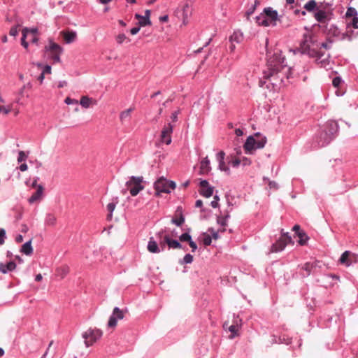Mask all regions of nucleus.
<instances>
[{"mask_svg": "<svg viewBox=\"0 0 358 358\" xmlns=\"http://www.w3.org/2000/svg\"><path fill=\"white\" fill-rule=\"evenodd\" d=\"M258 26L267 27L270 25L276 26V22L280 21L278 13L272 7H266L263 11L255 17Z\"/></svg>", "mask_w": 358, "mask_h": 358, "instance_id": "obj_3", "label": "nucleus"}, {"mask_svg": "<svg viewBox=\"0 0 358 358\" xmlns=\"http://www.w3.org/2000/svg\"><path fill=\"white\" fill-rule=\"evenodd\" d=\"M234 320L232 324H238V327H241L242 325V320L239 317V315L234 314Z\"/></svg>", "mask_w": 358, "mask_h": 358, "instance_id": "obj_59", "label": "nucleus"}, {"mask_svg": "<svg viewBox=\"0 0 358 358\" xmlns=\"http://www.w3.org/2000/svg\"><path fill=\"white\" fill-rule=\"evenodd\" d=\"M51 70H52L51 66H50L49 64H45L43 66V71L41 73H43L44 75L45 74H50Z\"/></svg>", "mask_w": 358, "mask_h": 358, "instance_id": "obj_63", "label": "nucleus"}, {"mask_svg": "<svg viewBox=\"0 0 358 358\" xmlns=\"http://www.w3.org/2000/svg\"><path fill=\"white\" fill-rule=\"evenodd\" d=\"M124 313L119 307H115L110 315L108 322V327L110 328H114L117 326L118 320L124 318Z\"/></svg>", "mask_w": 358, "mask_h": 358, "instance_id": "obj_13", "label": "nucleus"}, {"mask_svg": "<svg viewBox=\"0 0 358 358\" xmlns=\"http://www.w3.org/2000/svg\"><path fill=\"white\" fill-rule=\"evenodd\" d=\"M180 113V110L178 109L177 110H175L171 115V119L173 122H177L178 121V116Z\"/></svg>", "mask_w": 358, "mask_h": 358, "instance_id": "obj_64", "label": "nucleus"}, {"mask_svg": "<svg viewBox=\"0 0 358 358\" xmlns=\"http://www.w3.org/2000/svg\"><path fill=\"white\" fill-rule=\"evenodd\" d=\"M119 203V198L118 196H113L111 199V201L107 205L106 209L108 212L106 220L108 221H110L113 218V213L114 210L115 209V207L117 204Z\"/></svg>", "mask_w": 358, "mask_h": 358, "instance_id": "obj_19", "label": "nucleus"}, {"mask_svg": "<svg viewBox=\"0 0 358 358\" xmlns=\"http://www.w3.org/2000/svg\"><path fill=\"white\" fill-rule=\"evenodd\" d=\"M319 46L317 36L313 32H306L302 36L299 46L294 50L295 53L306 55L308 49H313L311 46Z\"/></svg>", "mask_w": 358, "mask_h": 358, "instance_id": "obj_4", "label": "nucleus"}, {"mask_svg": "<svg viewBox=\"0 0 358 358\" xmlns=\"http://www.w3.org/2000/svg\"><path fill=\"white\" fill-rule=\"evenodd\" d=\"M6 239V231L4 229L0 228V245L5 243Z\"/></svg>", "mask_w": 358, "mask_h": 358, "instance_id": "obj_51", "label": "nucleus"}, {"mask_svg": "<svg viewBox=\"0 0 358 358\" xmlns=\"http://www.w3.org/2000/svg\"><path fill=\"white\" fill-rule=\"evenodd\" d=\"M225 152L223 150H220L216 154V160L218 162L217 169L220 171H224L227 176H229L231 173L230 169L225 164Z\"/></svg>", "mask_w": 358, "mask_h": 358, "instance_id": "obj_15", "label": "nucleus"}, {"mask_svg": "<svg viewBox=\"0 0 358 358\" xmlns=\"http://www.w3.org/2000/svg\"><path fill=\"white\" fill-rule=\"evenodd\" d=\"M339 132V125L335 120H329L320 128L315 137V143L318 148H322L329 145Z\"/></svg>", "mask_w": 358, "mask_h": 358, "instance_id": "obj_2", "label": "nucleus"}, {"mask_svg": "<svg viewBox=\"0 0 358 358\" xmlns=\"http://www.w3.org/2000/svg\"><path fill=\"white\" fill-rule=\"evenodd\" d=\"M267 142L266 136H261V138L257 141L254 136H249L243 145V148L246 154H251L252 150L262 149L264 148Z\"/></svg>", "mask_w": 358, "mask_h": 358, "instance_id": "obj_6", "label": "nucleus"}, {"mask_svg": "<svg viewBox=\"0 0 358 358\" xmlns=\"http://www.w3.org/2000/svg\"><path fill=\"white\" fill-rule=\"evenodd\" d=\"M306 55L309 58H314L315 60L319 61L324 55V52L318 51L316 49H308Z\"/></svg>", "mask_w": 358, "mask_h": 358, "instance_id": "obj_32", "label": "nucleus"}, {"mask_svg": "<svg viewBox=\"0 0 358 358\" xmlns=\"http://www.w3.org/2000/svg\"><path fill=\"white\" fill-rule=\"evenodd\" d=\"M217 224L221 227H226L227 225V221L223 218L221 215H217Z\"/></svg>", "mask_w": 358, "mask_h": 358, "instance_id": "obj_54", "label": "nucleus"}, {"mask_svg": "<svg viewBox=\"0 0 358 358\" xmlns=\"http://www.w3.org/2000/svg\"><path fill=\"white\" fill-rule=\"evenodd\" d=\"M256 10L255 8V5H251V6L248 8V10L245 12V17H246V20L248 21H250V15L255 12V10Z\"/></svg>", "mask_w": 358, "mask_h": 358, "instance_id": "obj_50", "label": "nucleus"}, {"mask_svg": "<svg viewBox=\"0 0 358 358\" xmlns=\"http://www.w3.org/2000/svg\"><path fill=\"white\" fill-rule=\"evenodd\" d=\"M167 231V228L164 227L161 229L159 231L155 233V237L158 241L162 240L163 234H165Z\"/></svg>", "mask_w": 358, "mask_h": 358, "instance_id": "obj_52", "label": "nucleus"}, {"mask_svg": "<svg viewBox=\"0 0 358 358\" xmlns=\"http://www.w3.org/2000/svg\"><path fill=\"white\" fill-rule=\"evenodd\" d=\"M294 244V241L291 236H287L285 238H279L275 243H273L271 248V252H280L284 250L285 247L289 244Z\"/></svg>", "mask_w": 358, "mask_h": 358, "instance_id": "obj_11", "label": "nucleus"}, {"mask_svg": "<svg viewBox=\"0 0 358 358\" xmlns=\"http://www.w3.org/2000/svg\"><path fill=\"white\" fill-rule=\"evenodd\" d=\"M181 12L183 23L186 24L187 22L188 17L192 15V8L189 3H185L182 6Z\"/></svg>", "mask_w": 358, "mask_h": 358, "instance_id": "obj_30", "label": "nucleus"}, {"mask_svg": "<svg viewBox=\"0 0 358 358\" xmlns=\"http://www.w3.org/2000/svg\"><path fill=\"white\" fill-rule=\"evenodd\" d=\"M173 127L171 123L166 124L161 131V141L166 145H170L172 141L171 134L173 133Z\"/></svg>", "mask_w": 358, "mask_h": 358, "instance_id": "obj_14", "label": "nucleus"}, {"mask_svg": "<svg viewBox=\"0 0 358 358\" xmlns=\"http://www.w3.org/2000/svg\"><path fill=\"white\" fill-rule=\"evenodd\" d=\"M201 236H203L202 242L205 246H209L211 245L212 237L210 235L208 234L206 232H203Z\"/></svg>", "mask_w": 358, "mask_h": 358, "instance_id": "obj_39", "label": "nucleus"}, {"mask_svg": "<svg viewBox=\"0 0 358 358\" xmlns=\"http://www.w3.org/2000/svg\"><path fill=\"white\" fill-rule=\"evenodd\" d=\"M20 27V24H16L15 26H13L9 31V34L12 36H16L18 34V27Z\"/></svg>", "mask_w": 358, "mask_h": 358, "instance_id": "obj_57", "label": "nucleus"}, {"mask_svg": "<svg viewBox=\"0 0 358 358\" xmlns=\"http://www.w3.org/2000/svg\"><path fill=\"white\" fill-rule=\"evenodd\" d=\"M134 17L137 20H138V22H137L138 25H140V27H145L147 25H151L152 22L150 19H147V17H144L143 15L136 13L134 15Z\"/></svg>", "mask_w": 358, "mask_h": 358, "instance_id": "obj_34", "label": "nucleus"}, {"mask_svg": "<svg viewBox=\"0 0 358 358\" xmlns=\"http://www.w3.org/2000/svg\"><path fill=\"white\" fill-rule=\"evenodd\" d=\"M330 54H328L326 58H321L319 61L315 60L316 64H320L321 67L326 68L329 64Z\"/></svg>", "mask_w": 358, "mask_h": 358, "instance_id": "obj_38", "label": "nucleus"}, {"mask_svg": "<svg viewBox=\"0 0 358 358\" xmlns=\"http://www.w3.org/2000/svg\"><path fill=\"white\" fill-rule=\"evenodd\" d=\"M208 232H210L211 234V237H212V239H215V240H217L220 238V235H219V232L217 231H215L214 228L213 227H209L208 229Z\"/></svg>", "mask_w": 358, "mask_h": 358, "instance_id": "obj_48", "label": "nucleus"}, {"mask_svg": "<svg viewBox=\"0 0 358 358\" xmlns=\"http://www.w3.org/2000/svg\"><path fill=\"white\" fill-rule=\"evenodd\" d=\"M28 157V155L24 151H20L18 152L17 162H22L25 161Z\"/></svg>", "mask_w": 358, "mask_h": 358, "instance_id": "obj_55", "label": "nucleus"}, {"mask_svg": "<svg viewBox=\"0 0 358 358\" xmlns=\"http://www.w3.org/2000/svg\"><path fill=\"white\" fill-rule=\"evenodd\" d=\"M45 222L48 225H54L56 222V217L52 213H48L46 215Z\"/></svg>", "mask_w": 358, "mask_h": 358, "instance_id": "obj_42", "label": "nucleus"}, {"mask_svg": "<svg viewBox=\"0 0 358 358\" xmlns=\"http://www.w3.org/2000/svg\"><path fill=\"white\" fill-rule=\"evenodd\" d=\"M64 103L66 104H67V105H71V104H76V105H78V101L76 99H71L70 97H66L65 99V100H64Z\"/></svg>", "mask_w": 358, "mask_h": 358, "instance_id": "obj_62", "label": "nucleus"}, {"mask_svg": "<svg viewBox=\"0 0 358 358\" xmlns=\"http://www.w3.org/2000/svg\"><path fill=\"white\" fill-rule=\"evenodd\" d=\"M115 40H116V42L117 43L121 45L123 43V42L124 41H127V42H129L130 41V39L127 38V37L126 36V35L123 33L122 34H119L116 38H115Z\"/></svg>", "mask_w": 358, "mask_h": 358, "instance_id": "obj_45", "label": "nucleus"}, {"mask_svg": "<svg viewBox=\"0 0 358 358\" xmlns=\"http://www.w3.org/2000/svg\"><path fill=\"white\" fill-rule=\"evenodd\" d=\"M92 102V99L83 96L81 97L80 104L85 108H88Z\"/></svg>", "mask_w": 358, "mask_h": 358, "instance_id": "obj_37", "label": "nucleus"}, {"mask_svg": "<svg viewBox=\"0 0 358 358\" xmlns=\"http://www.w3.org/2000/svg\"><path fill=\"white\" fill-rule=\"evenodd\" d=\"M16 263L14 261H10L7 263L0 262V272L6 274L10 271H13L16 268Z\"/></svg>", "mask_w": 358, "mask_h": 358, "instance_id": "obj_22", "label": "nucleus"}, {"mask_svg": "<svg viewBox=\"0 0 358 358\" xmlns=\"http://www.w3.org/2000/svg\"><path fill=\"white\" fill-rule=\"evenodd\" d=\"M32 239H29L25 242L21 247L20 252L27 256H30L33 254L34 249L31 245Z\"/></svg>", "mask_w": 358, "mask_h": 358, "instance_id": "obj_31", "label": "nucleus"}, {"mask_svg": "<svg viewBox=\"0 0 358 358\" xmlns=\"http://www.w3.org/2000/svg\"><path fill=\"white\" fill-rule=\"evenodd\" d=\"M296 236L299 238L298 243L300 245H306L310 238L303 230L301 232H298Z\"/></svg>", "mask_w": 358, "mask_h": 358, "instance_id": "obj_35", "label": "nucleus"}, {"mask_svg": "<svg viewBox=\"0 0 358 358\" xmlns=\"http://www.w3.org/2000/svg\"><path fill=\"white\" fill-rule=\"evenodd\" d=\"M327 22H328L334 17V9L330 8L329 10H327Z\"/></svg>", "mask_w": 358, "mask_h": 358, "instance_id": "obj_61", "label": "nucleus"}, {"mask_svg": "<svg viewBox=\"0 0 358 358\" xmlns=\"http://www.w3.org/2000/svg\"><path fill=\"white\" fill-rule=\"evenodd\" d=\"M298 267L300 269L299 275L301 278H305L308 277L310 274L315 273L317 268H321V262L318 260L308 262L303 264L299 265Z\"/></svg>", "mask_w": 358, "mask_h": 358, "instance_id": "obj_8", "label": "nucleus"}, {"mask_svg": "<svg viewBox=\"0 0 358 358\" xmlns=\"http://www.w3.org/2000/svg\"><path fill=\"white\" fill-rule=\"evenodd\" d=\"M176 213L179 215L178 217H172L171 222L177 227H182L185 221V217L183 214V210L181 206H178L176 209Z\"/></svg>", "mask_w": 358, "mask_h": 358, "instance_id": "obj_18", "label": "nucleus"}, {"mask_svg": "<svg viewBox=\"0 0 358 358\" xmlns=\"http://www.w3.org/2000/svg\"><path fill=\"white\" fill-rule=\"evenodd\" d=\"M350 26L353 27L355 29L358 28V16L352 17V22H348L347 27L348 28Z\"/></svg>", "mask_w": 358, "mask_h": 358, "instance_id": "obj_53", "label": "nucleus"}, {"mask_svg": "<svg viewBox=\"0 0 358 358\" xmlns=\"http://www.w3.org/2000/svg\"><path fill=\"white\" fill-rule=\"evenodd\" d=\"M341 38L340 40L343 41L345 39H348V41H352L353 38L356 36V35H354V31H352L351 34H348V32H345L341 34L340 35Z\"/></svg>", "mask_w": 358, "mask_h": 358, "instance_id": "obj_44", "label": "nucleus"}, {"mask_svg": "<svg viewBox=\"0 0 358 358\" xmlns=\"http://www.w3.org/2000/svg\"><path fill=\"white\" fill-rule=\"evenodd\" d=\"M27 34H28V27H24L22 31L21 44L27 42L26 41Z\"/></svg>", "mask_w": 358, "mask_h": 358, "instance_id": "obj_58", "label": "nucleus"}, {"mask_svg": "<svg viewBox=\"0 0 358 358\" xmlns=\"http://www.w3.org/2000/svg\"><path fill=\"white\" fill-rule=\"evenodd\" d=\"M148 250L154 254L159 253L162 252V250H160L159 245L156 240H155L154 237H150L149 238L148 245H147Z\"/></svg>", "mask_w": 358, "mask_h": 358, "instance_id": "obj_25", "label": "nucleus"}, {"mask_svg": "<svg viewBox=\"0 0 358 358\" xmlns=\"http://www.w3.org/2000/svg\"><path fill=\"white\" fill-rule=\"evenodd\" d=\"M179 240L181 242L188 243L189 247L192 248V252H194L197 250V245L195 241L192 240L191 234L188 233H182L179 236Z\"/></svg>", "mask_w": 358, "mask_h": 358, "instance_id": "obj_17", "label": "nucleus"}, {"mask_svg": "<svg viewBox=\"0 0 358 358\" xmlns=\"http://www.w3.org/2000/svg\"><path fill=\"white\" fill-rule=\"evenodd\" d=\"M320 8L319 3L315 0H309L303 6L304 10L315 13Z\"/></svg>", "mask_w": 358, "mask_h": 358, "instance_id": "obj_28", "label": "nucleus"}, {"mask_svg": "<svg viewBox=\"0 0 358 358\" xmlns=\"http://www.w3.org/2000/svg\"><path fill=\"white\" fill-rule=\"evenodd\" d=\"M165 242L169 249H182L185 251L188 250L186 246L182 245L180 240L171 238L168 234L165 235Z\"/></svg>", "mask_w": 358, "mask_h": 358, "instance_id": "obj_16", "label": "nucleus"}, {"mask_svg": "<svg viewBox=\"0 0 358 358\" xmlns=\"http://www.w3.org/2000/svg\"><path fill=\"white\" fill-rule=\"evenodd\" d=\"M238 324H231L229 327V331L231 332V336H229L230 338H234L236 336H237L238 334Z\"/></svg>", "mask_w": 358, "mask_h": 358, "instance_id": "obj_41", "label": "nucleus"}, {"mask_svg": "<svg viewBox=\"0 0 358 358\" xmlns=\"http://www.w3.org/2000/svg\"><path fill=\"white\" fill-rule=\"evenodd\" d=\"M211 169L210 159L208 157H204L201 162L199 174L208 173Z\"/></svg>", "mask_w": 358, "mask_h": 358, "instance_id": "obj_24", "label": "nucleus"}, {"mask_svg": "<svg viewBox=\"0 0 358 358\" xmlns=\"http://www.w3.org/2000/svg\"><path fill=\"white\" fill-rule=\"evenodd\" d=\"M243 40V33L240 30H234L233 34L229 37V42L231 43H241Z\"/></svg>", "mask_w": 358, "mask_h": 358, "instance_id": "obj_29", "label": "nucleus"}, {"mask_svg": "<svg viewBox=\"0 0 358 358\" xmlns=\"http://www.w3.org/2000/svg\"><path fill=\"white\" fill-rule=\"evenodd\" d=\"M339 263L348 267L358 262V255L350 250H345L339 258Z\"/></svg>", "mask_w": 358, "mask_h": 358, "instance_id": "obj_10", "label": "nucleus"}, {"mask_svg": "<svg viewBox=\"0 0 358 358\" xmlns=\"http://www.w3.org/2000/svg\"><path fill=\"white\" fill-rule=\"evenodd\" d=\"M356 16H358V13L357 11V10L353 7H348L347 8V11L345 13L346 18H349L351 17H355Z\"/></svg>", "mask_w": 358, "mask_h": 358, "instance_id": "obj_40", "label": "nucleus"}, {"mask_svg": "<svg viewBox=\"0 0 358 358\" xmlns=\"http://www.w3.org/2000/svg\"><path fill=\"white\" fill-rule=\"evenodd\" d=\"M334 43V41L331 38H328L326 42H323L319 44V46L321 48H324L325 50H330L331 48V44Z\"/></svg>", "mask_w": 358, "mask_h": 358, "instance_id": "obj_43", "label": "nucleus"}, {"mask_svg": "<svg viewBox=\"0 0 358 358\" xmlns=\"http://www.w3.org/2000/svg\"><path fill=\"white\" fill-rule=\"evenodd\" d=\"M228 164H230L233 168H238L241 164V160L238 158H236L234 160L229 161Z\"/></svg>", "mask_w": 358, "mask_h": 358, "instance_id": "obj_56", "label": "nucleus"}, {"mask_svg": "<svg viewBox=\"0 0 358 358\" xmlns=\"http://www.w3.org/2000/svg\"><path fill=\"white\" fill-rule=\"evenodd\" d=\"M44 190V187L43 185L40 184L38 186L37 190L29 198L28 201L30 204L34 203L38 200L41 199L43 196Z\"/></svg>", "mask_w": 358, "mask_h": 358, "instance_id": "obj_26", "label": "nucleus"}, {"mask_svg": "<svg viewBox=\"0 0 358 358\" xmlns=\"http://www.w3.org/2000/svg\"><path fill=\"white\" fill-rule=\"evenodd\" d=\"M153 187L155 190V196L158 197L161 193L170 194L171 189L176 187V183L162 176L154 182Z\"/></svg>", "mask_w": 358, "mask_h": 358, "instance_id": "obj_5", "label": "nucleus"}, {"mask_svg": "<svg viewBox=\"0 0 358 358\" xmlns=\"http://www.w3.org/2000/svg\"><path fill=\"white\" fill-rule=\"evenodd\" d=\"M333 6L332 3L322 1L319 3V6L321 8H325V10H329L328 8Z\"/></svg>", "mask_w": 358, "mask_h": 358, "instance_id": "obj_60", "label": "nucleus"}, {"mask_svg": "<svg viewBox=\"0 0 358 358\" xmlns=\"http://www.w3.org/2000/svg\"><path fill=\"white\" fill-rule=\"evenodd\" d=\"M266 57L267 69L263 71V78L267 80L278 74L281 69L286 67L287 65L285 64V57L282 56V52L279 49H276L273 52L267 50Z\"/></svg>", "mask_w": 358, "mask_h": 358, "instance_id": "obj_1", "label": "nucleus"}, {"mask_svg": "<svg viewBox=\"0 0 358 358\" xmlns=\"http://www.w3.org/2000/svg\"><path fill=\"white\" fill-rule=\"evenodd\" d=\"M201 212L205 213L206 214L203 216H201V219H208L212 215V210L209 208H206L203 206L201 208Z\"/></svg>", "mask_w": 358, "mask_h": 358, "instance_id": "obj_46", "label": "nucleus"}, {"mask_svg": "<svg viewBox=\"0 0 358 358\" xmlns=\"http://www.w3.org/2000/svg\"><path fill=\"white\" fill-rule=\"evenodd\" d=\"M64 41L66 44L74 42L77 38V33L74 30H66L62 31Z\"/></svg>", "mask_w": 358, "mask_h": 358, "instance_id": "obj_21", "label": "nucleus"}, {"mask_svg": "<svg viewBox=\"0 0 358 358\" xmlns=\"http://www.w3.org/2000/svg\"><path fill=\"white\" fill-rule=\"evenodd\" d=\"M344 81L341 76H336L332 80V85L334 87H338Z\"/></svg>", "mask_w": 358, "mask_h": 358, "instance_id": "obj_49", "label": "nucleus"}, {"mask_svg": "<svg viewBox=\"0 0 358 358\" xmlns=\"http://www.w3.org/2000/svg\"><path fill=\"white\" fill-rule=\"evenodd\" d=\"M194 257L190 253L186 254L182 259H179L178 263L180 265L189 264L192 263Z\"/></svg>", "mask_w": 358, "mask_h": 358, "instance_id": "obj_36", "label": "nucleus"}, {"mask_svg": "<svg viewBox=\"0 0 358 358\" xmlns=\"http://www.w3.org/2000/svg\"><path fill=\"white\" fill-rule=\"evenodd\" d=\"M322 27L325 28L324 32L327 35L333 36V37H339L340 36V35H341L340 29L336 24H331L329 28L327 27V24L322 26Z\"/></svg>", "mask_w": 358, "mask_h": 358, "instance_id": "obj_27", "label": "nucleus"}, {"mask_svg": "<svg viewBox=\"0 0 358 358\" xmlns=\"http://www.w3.org/2000/svg\"><path fill=\"white\" fill-rule=\"evenodd\" d=\"M44 52L45 53L49 52H55L56 53L58 52L59 54H62L63 52V48L59 44L50 39L49 45L44 47Z\"/></svg>", "mask_w": 358, "mask_h": 358, "instance_id": "obj_20", "label": "nucleus"}, {"mask_svg": "<svg viewBox=\"0 0 358 358\" xmlns=\"http://www.w3.org/2000/svg\"><path fill=\"white\" fill-rule=\"evenodd\" d=\"M133 110L132 108H129L124 111H122L120 115V118L122 121L130 116L131 112Z\"/></svg>", "mask_w": 358, "mask_h": 358, "instance_id": "obj_47", "label": "nucleus"}, {"mask_svg": "<svg viewBox=\"0 0 358 358\" xmlns=\"http://www.w3.org/2000/svg\"><path fill=\"white\" fill-rule=\"evenodd\" d=\"M313 15L317 22L322 24L327 22V13L325 8H319Z\"/></svg>", "mask_w": 358, "mask_h": 358, "instance_id": "obj_23", "label": "nucleus"}, {"mask_svg": "<svg viewBox=\"0 0 358 358\" xmlns=\"http://www.w3.org/2000/svg\"><path fill=\"white\" fill-rule=\"evenodd\" d=\"M199 185L201 187L199 192L201 196L206 198H210L213 195L215 187L210 185L209 182L207 180L200 179Z\"/></svg>", "mask_w": 358, "mask_h": 358, "instance_id": "obj_12", "label": "nucleus"}, {"mask_svg": "<svg viewBox=\"0 0 358 358\" xmlns=\"http://www.w3.org/2000/svg\"><path fill=\"white\" fill-rule=\"evenodd\" d=\"M102 331L100 329H89L87 331L83 333V338L85 339L86 346L89 347L92 345L98 339L102 336Z\"/></svg>", "mask_w": 358, "mask_h": 358, "instance_id": "obj_9", "label": "nucleus"}, {"mask_svg": "<svg viewBox=\"0 0 358 358\" xmlns=\"http://www.w3.org/2000/svg\"><path fill=\"white\" fill-rule=\"evenodd\" d=\"M272 344H275V343H278V344H282V343H285L286 345H289L292 343V339L289 337H285V336H278L277 337L275 335H273L272 336Z\"/></svg>", "mask_w": 358, "mask_h": 358, "instance_id": "obj_33", "label": "nucleus"}, {"mask_svg": "<svg viewBox=\"0 0 358 358\" xmlns=\"http://www.w3.org/2000/svg\"><path fill=\"white\" fill-rule=\"evenodd\" d=\"M143 182V176H132L129 178V180L126 182L125 185L127 189H129L131 195L135 196L145 188V186L142 184Z\"/></svg>", "mask_w": 358, "mask_h": 358, "instance_id": "obj_7", "label": "nucleus"}]
</instances>
